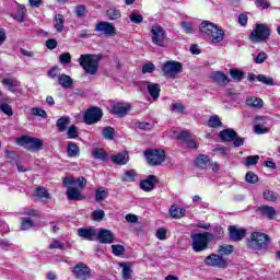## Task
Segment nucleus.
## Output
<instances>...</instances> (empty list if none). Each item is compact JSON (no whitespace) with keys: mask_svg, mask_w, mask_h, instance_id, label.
Wrapping results in <instances>:
<instances>
[{"mask_svg":"<svg viewBox=\"0 0 280 280\" xmlns=\"http://www.w3.org/2000/svg\"><path fill=\"white\" fill-rule=\"evenodd\" d=\"M272 238L262 232H253L246 240V246L254 253H268Z\"/></svg>","mask_w":280,"mask_h":280,"instance_id":"1","label":"nucleus"},{"mask_svg":"<svg viewBox=\"0 0 280 280\" xmlns=\"http://www.w3.org/2000/svg\"><path fill=\"white\" fill-rule=\"evenodd\" d=\"M199 32L202 36L208 38L210 43L218 44L224 40V30L210 21L201 22L199 25Z\"/></svg>","mask_w":280,"mask_h":280,"instance_id":"2","label":"nucleus"},{"mask_svg":"<svg viewBox=\"0 0 280 280\" xmlns=\"http://www.w3.org/2000/svg\"><path fill=\"white\" fill-rule=\"evenodd\" d=\"M190 246L194 253H203V250H209V247L213 244V233H194L190 235Z\"/></svg>","mask_w":280,"mask_h":280,"instance_id":"3","label":"nucleus"},{"mask_svg":"<svg viewBox=\"0 0 280 280\" xmlns=\"http://www.w3.org/2000/svg\"><path fill=\"white\" fill-rule=\"evenodd\" d=\"M79 65L88 75H96L97 71H100V56L91 54L81 55Z\"/></svg>","mask_w":280,"mask_h":280,"instance_id":"4","label":"nucleus"},{"mask_svg":"<svg viewBox=\"0 0 280 280\" xmlns=\"http://www.w3.org/2000/svg\"><path fill=\"white\" fill-rule=\"evenodd\" d=\"M16 143L30 152H38V150H43V140L38 138L22 136L16 140Z\"/></svg>","mask_w":280,"mask_h":280,"instance_id":"5","label":"nucleus"},{"mask_svg":"<svg viewBox=\"0 0 280 280\" xmlns=\"http://www.w3.org/2000/svg\"><path fill=\"white\" fill-rule=\"evenodd\" d=\"M270 38V27L266 24H257L256 28L250 33L249 40L252 43H265Z\"/></svg>","mask_w":280,"mask_h":280,"instance_id":"6","label":"nucleus"},{"mask_svg":"<svg viewBox=\"0 0 280 280\" xmlns=\"http://www.w3.org/2000/svg\"><path fill=\"white\" fill-rule=\"evenodd\" d=\"M144 156L149 165L158 166L165 161V151L162 149H148L144 151Z\"/></svg>","mask_w":280,"mask_h":280,"instance_id":"7","label":"nucleus"},{"mask_svg":"<svg viewBox=\"0 0 280 280\" xmlns=\"http://www.w3.org/2000/svg\"><path fill=\"white\" fill-rule=\"evenodd\" d=\"M162 72L165 78L174 80L178 73H183V63L178 61H166L162 66Z\"/></svg>","mask_w":280,"mask_h":280,"instance_id":"8","label":"nucleus"},{"mask_svg":"<svg viewBox=\"0 0 280 280\" xmlns=\"http://www.w3.org/2000/svg\"><path fill=\"white\" fill-rule=\"evenodd\" d=\"M167 38V33L165 28L161 25H154L151 27V39L153 45L158 47H165V39Z\"/></svg>","mask_w":280,"mask_h":280,"instance_id":"9","label":"nucleus"},{"mask_svg":"<svg viewBox=\"0 0 280 280\" xmlns=\"http://www.w3.org/2000/svg\"><path fill=\"white\" fill-rule=\"evenodd\" d=\"M72 275L79 280H89L93 275L91 273V268L84 262L77 264L72 269Z\"/></svg>","mask_w":280,"mask_h":280,"instance_id":"10","label":"nucleus"},{"mask_svg":"<svg viewBox=\"0 0 280 280\" xmlns=\"http://www.w3.org/2000/svg\"><path fill=\"white\" fill-rule=\"evenodd\" d=\"M206 266H211L212 268H226L228 261L218 254H211L205 258Z\"/></svg>","mask_w":280,"mask_h":280,"instance_id":"11","label":"nucleus"},{"mask_svg":"<svg viewBox=\"0 0 280 280\" xmlns=\"http://www.w3.org/2000/svg\"><path fill=\"white\" fill-rule=\"evenodd\" d=\"M102 109L97 107L90 108L84 114V122L88 126H93V124H97L102 119Z\"/></svg>","mask_w":280,"mask_h":280,"instance_id":"12","label":"nucleus"},{"mask_svg":"<svg viewBox=\"0 0 280 280\" xmlns=\"http://www.w3.org/2000/svg\"><path fill=\"white\" fill-rule=\"evenodd\" d=\"M95 32H100L104 36H115L117 34V28L110 22H98L95 25Z\"/></svg>","mask_w":280,"mask_h":280,"instance_id":"13","label":"nucleus"},{"mask_svg":"<svg viewBox=\"0 0 280 280\" xmlns=\"http://www.w3.org/2000/svg\"><path fill=\"white\" fill-rule=\"evenodd\" d=\"M96 240L100 244H113L115 242V235L113 232L106 229L96 230Z\"/></svg>","mask_w":280,"mask_h":280,"instance_id":"14","label":"nucleus"},{"mask_svg":"<svg viewBox=\"0 0 280 280\" xmlns=\"http://www.w3.org/2000/svg\"><path fill=\"white\" fill-rule=\"evenodd\" d=\"M229 235L230 240L233 242H242V240L246 237V229L238 228L237 225H230Z\"/></svg>","mask_w":280,"mask_h":280,"instance_id":"15","label":"nucleus"},{"mask_svg":"<svg viewBox=\"0 0 280 280\" xmlns=\"http://www.w3.org/2000/svg\"><path fill=\"white\" fill-rule=\"evenodd\" d=\"M130 104L128 103H116L112 107V114L116 117H126L130 113Z\"/></svg>","mask_w":280,"mask_h":280,"instance_id":"16","label":"nucleus"},{"mask_svg":"<svg viewBox=\"0 0 280 280\" xmlns=\"http://www.w3.org/2000/svg\"><path fill=\"white\" fill-rule=\"evenodd\" d=\"M79 237H82L83 240H88L89 242H93V240H96L97 237V230L93 228H80L78 230Z\"/></svg>","mask_w":280,"mask_h":280,"instance_id":"17","label":"nucleus"},{"mask_svg":"<svg viewBox=\"0 0 280 280\" xmlns=\"http://www.w3.org/2000/svg\"><path fill=\"white\" fill-rule=\"evenodd\" d=\"M266 126V118L262 116H256L254 119V132L255 135H266L268 132V128Z\"/></svg>","mask_w":280,"mask_h":280,"instance_id":"18","label":"nucleus"},{"mask_svg":"<svg viewBox=\"0 0 280 280\" xmlns=\"http://www.w3.org/2000/svg\"><path fill=\"white\" fill-rule=\"evenodd\" d=\"M156 183H159L156 176L150 175L147 177V179L140 180V188L142 189V191H152Z\"/></svg>","mask_w":280,"mask_h":280,"instance_id":"19","label":"nucleus"},{"mask_svg":"<svg viewBox=\"0 0 280 280\" xmlns=\"http://www.w3.org/2000/svg\"><path fill=\"white\" fill-rule=\"evenodd\" d=\"M2 84L3 86H7L8 91H11V93H16V91H19L21 88V82L12 78L2 79Z\"/></svg>","mask_w":280,"mask_h":280,"instance_id":"20","label":"nucleus"},{"mask_svg":"<svg viewBox=\"0 0 280 280\" xmlns=\"http://www.w3.org/2000/svg\"><path fill=\"white\" fill-rule=\"evenodd\" d=\"M12 103V100L10 98H2L0 101V110L8 115V117H12L14 115V112L12 110V106L10 105Z\"/></svg>","mask_w":280,"mask_h":280,"instance_id":"21","label":"nucleus"},{"mask_svg":"<svg viewBox=\"0 0 280 280\" xmlns=\"http://www.w3.org/2000/svg\"><path fill=\"white\" fill-rule=\"evenodd\" d=\"M246 106L254 109L264 108V101L255 96H249L245 101Z\"/></svg>","mask_w":280,"mask_h":280,"instance_id":"22","label":"nucleus"},{"mask_svg":"<svg viewBox=\"0 0 280 280\" xmlns=\"http://www.w3.org/2000/svg\"><path fill=\"white\" fill-rule=\"evenodd\" d=\"M130 160V156L128 155V152H121L115 155H112V161L116 165H126L128 161Z\"/></svg>","mask_w":280,"mask_h":280,"instance_id":"23","label":"nucleus"},{"mask_svg":"<svg viewBox=\"0 0 280 280\" xmlns=\"http://www.w3.org/2000/svg\"><path fill=\"white\" fill-rule=\"evenodd\" d=\"M66 194L68 196V200H85L86 199L84 195L80 194V190H78V188L69 187Z\"/></svg>","mask_w":280,"mask_h":280,"instance_id":"24","label":"nucleus"},{"mask_svg":"<svg viewBox=\"0 0 280 280\" xmlns=\"http://www.w3.org/2000/svg\"><path fill=\"white\" fill-rule=\"evenodd\" d=\"M212 80H214V82H217L221 86H224L225 84H229V82H231V80H229V77H226V74L221 71L213 72Z\"/></svg>","mask_w":280,"mask_h":280,"instance_id":"25","label":"nucleus"},{"mask_svg":"<svg viewBox=\"0 0 280 280\" xmlns=\"http://www.w3.org/2000/svg\"><path fill=\"white\" fill-rule=\"evenodd\" d=\"M219 137L222 141H234L237 137V132L233 129H224L220 131Z\"/></svg>","mask_w":280,"mask_h":280,"instance_id":"26","label":"nucleus"},{"mask_svg":"<svg viewBox=\"0 0 280 280\" xmlns=\"http://www.w3.org/2000/svg\"><path fill=\"white\" fill-rule=\"evenodd\" d=\"M258 211H260L262 215L269 218V220H273L275 217L277 215V210H275V208L270 206H260L258 208Z\"/></svg>","mask_w":280,"mask_h":280,"instance_id":"27","label":"nucleus"},{"mask_svg":"<svg viewBox=\"0 0 280 280\" xmlns=\"http://www.w3.org/2000/svg\"><path fill=\"white\" fill-rule=\"evenodd\" d=\"M54 27L56 32L62 33L65 32V15L56 14L54 18Z\"/></svg>","mask_w":280,"mask_h":280,"instance_id":"28","label":"nucleus"},{"mask_svg":"<svg viewBox=\"0 0 280 280\" xmlns=\"http://www.w3.org/2000/svg\"><path fill=\"white\" fill-rule=\"evenodd\" d=\"M147 89L151 97H153L154 100H159L161 95V85H159L158 83H149L147 85Z\"/></svg>","mask_w":280,"mask_h":280,"instance_id":"29","label":"nucleus"},{"mask_svg":"<svg viewBox=\"0 0 280 280\" xmlns=\"http://www.w3.org/2000/svg\"><path fill=\"white\" fill-rule=\"evenodd\" d=\"M58 83L60 84V86H62L63 89H71L73 86V79H71L70 75L67 74H60L58 77Z\"/></svg>","mask_w":280,"mask_h":280,"instance_id":"30","label":"nucleus"},{"mask_svg":"<svg viewBox=\"0 0 280 280\" xmlns=\"http://www.w3.org/2000/svg\"><path fill=\"white\" fill-rule=\"evenodd\" d=\"M186 213V210L176 206H172L170 208V215L174 220H180V218H184Z\"/></svg>","mask_w":280,"mask_h":280,"instance_id":"31","label":"nucleus"},{"mask_svg":"<svg viewBox=\"0 0 280 280\" xmlns=\"http://www.w3.org/2000/svg\"><path fill=\"white\" fill-rule=\"evenodd\" d=\"M196 165H197V167H200L201 170H207V167H209V165H211V161L209 160L208 155L201 154V155L197 156Z\"/></svg>","mask_w":280,"mask_h":280,"instance_id":"32","label":"nucleus"},{"mask_svg":"<svg viewBox=\"0 0 280 280\" xmlns=\"http://www.w3.org/2000/svg\"><path fill=\"white\" fill-rule=\"evenodd\" d=\"M69 124H71V118H69L68 116H62L57 120L56 126H57L59 132H65V130H67V126H69Z\"/></svg>","mask_w":280,"mask_h":280,"instance_id":"33","label":"nucleus"},{"mask_svg":"<svg viewBox=\"0 0 280 280\" xmlns=\"http://www.w3.org/2000/svg\"><path fill=\"white\" fill-rule=\"evenodd\" d=\"M108 198V188L100 187L95 190L96 202H102Z\"/></svg>","mask_w":280,"mask_h":280,"instance_id":"34","label":"nucleus"},{"mask_svg":"<svg viewBox=\"0 0 280 280\" xmlns=\"http://www.w3.org/2000/svg\"><path fill=\"white\" fill-rule=\"evenodd\" d=\"M120 268H122V279L124 280H130L132 279V268L130 267V265L121 262Z\"/></svg>","mask_w":280,"mask_h":280,"instance_id":"35","label":"nucleus"},{"mask_svg":"<svg viewBox=\"0 0 280 280\" xmlns=\"http://www.w3.org/2000/svg\"><path fill=\"white\" fill-rule=\"evenodd\" d=\"M107 19H109V21H117L118 19H121V11L117 8H109L107 10Z\"/></svg>","mask_w":280,"mask_h":280,"instance_id":"36","label":"nucleus"},{"mask_svg":"<svg viewBox=\"0 0 280 280\" xmlns=\"http://www.w3.org/2000/svg\"><path fill=\"white\" fill-rule=\"evenodd\" d=\"M21 231H30L34 229V221L31 218H21Z\"/></svg>","mask_w":280,"mask_h":280,"instance_id":"37","label":"nucleus"},{"mask_svg":"<svg viewBox=\"0 0 280 280\" xmlns=\"http://www.w3.org/2000/svg\"><path fill=\"white\" fill-rule=\"evenodd\" d=\"M92 156L98 161H104L105 159H108V153H106L104 149H94L92 151Z\"/></svg>","mask_w":280,"mask_h":280,"instance_id":"38","label":"nucleus"},{"mask_svg":"<svg viewBox=\"0 0 280 280\" xmlns=\"http://www.w3.org/2000/svg\"><path fill=\"white\" fill-rule=\"evenodd\" d=\"M80 154V147L75 142L68 143V156H78Z\"/></svg>","mask_w":280,"mask_h":280,"instance_id":"39","label":"nucleus"},{"mask_svg":"<svg viewBox=\"0 0 280 280\" xmlns=\"http://www.w3.org/2000/svg\"><path fill=\"white\" fill-rule=\"evenodd\" d=\"M35 198H38V200H47L49 199V192L47 191V189L38 187L35 190Z\"/></svg>","mask_w":280,"mask_h":280,"instance_id":"40","label":"nucleus"},{"mask_svg":"<svg viewBox=\"0 0 280 280\" xmlns=\"http://www.w3.org/2000/svg\"><path fill=\"white\" fill-rule=\"evenodd\" d=\"M27 14V10H25V5H19L18 11L15 13V20L20 23H23L25 21V15Z\"/></svg>","mask_w":280,"mask_h":280,"instance_id":"41","label":"nucleus"},{"mask_svg":"<svg viewBox=\"0 0 280 280\" xmlns=\"http://www.w3.org/2000/svg\"><path fill=\"white\" fill-rule=\"evenodd\" d=\"M171 113H177V115H185V105H183L182 103H173L171 105Z\"/></svg>","mask_w":280,"mask_h":280,"instance_id":"42","label":"nucleus"},{"mask_svg":"<svg viewBox=\"0 0 280 280\" xmlns=\"http://www.w3.org/2000/svg\"><path fill=\"white\" fill-rule=\"evenodd\" d=\"M235 250V247L233 245H220L218 253L222 257V255H231Z\"/></svg>","mask_w":280,"mask_h":280,"instance_id":"43","label":"nucleus"},{"mask_svg":"<svg viewBox=\"0 0 280 280\" xmlns=\"http://www.w3.org/2000/svg\"><path fill=\"white\" fill-rule=\"evenodd\" d=\"M103 137L104 139L113 141V139H115V128L113 127L103 128Z\"/></svg>","mask_w":280,"mask_h":280,"instance_id":"44","label":"nucleus"},{"mask_svg":"<svg viewBox=\"0 0 280 280\" xmlns=\"http://www.w3.org/2000/svg\"><path fill=\"white\" fill-rule=\"evenodd\" d=\"M265 200H268L269 202H277L279 195H277L272 190H265L262 194Z\"/></svg>","mask_w":280,"mask_h":280,"instance_id":"45","label":"nucleus"},{"mask_svg":"<svg viewBox=\"0 0 280 280\" xmlns=\"http://www.w3.org/2000/svg\"><path fill=\"white\" fill-rule=\"evenodd\" d=\"M209 128H220L222 126V121H220V117L218 115L211 116L208 120Z\"/></svg>","mask_w":280,"mask_h":280,"instance_id":"46","label":"nucleus"},{"mask_svg":"<svg viewBox=\"0 0 280 280\" xmlns=\"http://www.w3.org/2000/svg\"><path fill=\"white\" fill-rule=\"evenodd\" d=\"M105 217L106 212H104V210H94L91 215L94 222H102V220H104Z\"/></svg>","mask_w":280,"mask_h":280,"instance_id":"47","label":"nucleus"},{"mask_svg":"<svg viewBox=\"0 0 280 280\" xmlns=\"http://www.w3.org/2000/svg\"><path fill=\"white\" fill-rule=\"evenodd\" d=\"M245 180L246 183H249V185H255L256 183H259V176L250 171L246 173Z\"/></svg>","mask_w":280,"mask_h":280,"instance_id":"48","label":"nucleus"},{"mask_svg":"<svg viewBox=\"0 0 280 280\" xmlns=\"http://www.w3.org/2000/svg\"><path fill=\"white\" fill-rule=\"evenodd\" d=\"M182 30L185 32V34H194V23L182 21L180 23Z\"/></svg>","mask_w":280,"mask_h":280,"instance_id":"49","label":"nucleus"},{"mask_svg":"<svg viewBox=\"0 0 280 280\" xmlns=\"http://www.w3.org/2000/svg\"><path fill=\"white\" fill-rule=\"evenodd\" d=\"M112 250H113V255H115V257H121V255H124V253H126V247H124V245H112Z\"/></svg>","mask_w":280,"mask_h":280,"instance_id":"50","label":"nucleus"},{"mask_svg":"<svg viewBox=\"0 0 280 280\" xmlns=\"http://www.w3.org/2000/svg\"><path fill=\"white\" fill-rule=\"evenodd\" d=\"M230 75L233 80H236V82H241V80L244 79V72L237 69H231Z\"/></svg>","mask_w":280,"mask_h":280,"instance_id":"51","label":"nucleus"},{"mask_svg":"<svg viewBox=\"0 0 280 280\" xmlns=\"http://www.w3.org/2000/svg\"><path fill=\"white\" fill-rule=\"evenodd\" d=\"M129 19H130L131 23H135L136 25L143 23V15H141L137 12H131L129 15Z\"/></svg>","mask_w":280,"mask_h":280,"instance_id":"52","label":"nucleus"},{"mask_svg":"<svg viewBox=\"0 0 280 280\" xmlns=\"http://www.w3.org/2000/svg\"><path fill=\"white\" fill-rule=\"evenodd\" d=\"M136 177H137V172L127 171L124 173L122 180H125L126 183H133Z\"/></svg>","mask_w":280,"mask_h":280,"instance_id":"53","label":"nucleus"},{"mask_svg":"<svg viewBox=\"0 0 280 280\" xmlns=\"http://www.w3.org/2000/svg\"><path fill=\"white\" fill-rule=\"evenodd\" d=\"M213 240H222L224 237V229L222 226L215 225L213 228Z\"/></svg>","mask_w":280,"mask_h":280,"instance_id":"54","label":"nucleus"},{"mask_svg":"<svg viewBox=\"0 0 280 280\" xmlns=\"http://www.w3.org/2000/svg\"><path fill=\"white\" fill-rule=\"evenodd\" d=\"M32 115L35 117H43L44 119H47V112L45 109L38 108V107H33L31 109Z\"/></svg>","mask_w":280,"mask_h":280,"instance_id":"55","label":"nucleus"},{"mask_svg":"<svg viewBox=\"0 0 280 280\" xmlns=\"http://www.w3.org/2000/svg\"><path fill=\"white\" fill-rule=\"evenodd\" d=\"M259 163V155H249L245 159V165L249 167L250 165H257Z\"/></svg>","mask_w":280,"mask_h":280,"instance_id":"56","label":"nucleus"},{"mask_svg":"<svg viewBox=\"0 0 280 280\" xmlns=\"http://www.w3.org/2000/svg\"><path fill=\"white\" fill-rule=\"evenodd\" d=\"M257 80L258 82H262V84H267L268 86H272V84H275V80H272V78H268L264 74H258Z\"/></svg>","mask_w":280,"mask_h":280,"instance_id":"57","label":"nucleus"},{"mask_svg":"<svg viewBox=\"0 0 280 280\" xmlns=\"http://www.w3.org/2000/svg\"><path fill=\"white\" fill-rule=\"evenodd\" d=\"M68 139H78V127L75 125H72L68 128L67 131Z\"/></svg>","mask_w":280,"mask_h":280,"instance_id":"58","label":"nucleus"},{"mask_svg":"<svg viewBox=\"0 0 280 280\" xmlns=\"http://www.w3.org/2000/svg\"><path fill=\"white\" fill-rule=\"evenodd\" d=\"M59 62L61 65H69L71 62V54L63 52L59 56Z\"/></svg>","mask_w":280,"mask_h":280,"instance_id":"59","label":"nucleus"},{"mask_svg":"<svg viewBox=\"0 0 280 280\" xmlns=\"http://www.w3.org/2000/svg\"><path fill=\"white\" fill-rule=\"evenodd\" d=\"M56 248L59 249V250H62V249L65 248V243H62V242L56 240V241L52 242V244H50V245L48 246V249H49V250H54V249H56Z\"/></svg>","mask_w":280,"mask_h":280,"instance_id":"60","label":"nucleus"},{"mask_svg":"<svg viewBox=\"0 0 280 280\" xmlns=\"http://www.w3.org/2000/svg\"><path fill=\"white\" fill-rule=\"evenodd\" d=\"M267 58H268V55L266 52H264V51H260L256 56L254 62H256V65H262V62H265Z\"/></svg>","mask_w":280,"mask_h":280,"instance_id":"61","label":"nucleus"},{"mask_svg":"<svg viewBox=\"0 0 280 280\" xmlns=\"http://www.w3.org/2000/svg\"><path fill=\"white\" fill-rule=\"evenodd\" d=\"M255 5L256 8H261V10H268V8H270V2L267 0H256Z\"/></svg>","mask_w":280,"mask_h":280,"instance_id":"62","label":"nucleus"},{"mask_svg":"<svg viewBox=\"0 0 280 280\" xmlns=\"http://www.w3.org/2000/svg\"><path fill=\"white\" fill-rule=\"evenodd\" d=\"M177 139H179L180 141H184V143H186L187 141H189L191 139V135H189V131H182L177 135Z\"/></svg>","mask_w":280,"mask_h":280,"instance_id":"63","label":"nucleus"},{"mask_svg":"<svg viewBox=\"0 0 280 280\" xmlns=\"http://www.w3.org/2000/svg\"><path fill=\"white\" fill-rule=\"evenodd\" d=\"M156 67H154V63L149 62L142 67V73H153Z\"/></svg>","mask_w":280,"mask_h":280,"instance_id":"64","label":"nucleus"}]
</instances>
